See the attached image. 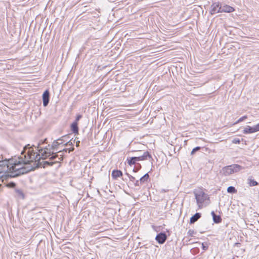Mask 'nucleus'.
<instances>
[{"mask_svg":"<svg viewBox=\"0 0 259 259\" xmlns=\"http://www.w3.org/2000/svg\"><path fill=\"white\" fill-rule=\"evenodd\" d=\"M73 149H74V148L70 149V151H73Z\"/></svg>","mask_w":259,"mask_h":259,"instance_id":"33","label":"nucleus"},{"mask_svg":"<svg viewBox=\"0 0 259 259\" xmlns=\"http://www.w3.org/2000/svg\"><path fill=\"white\" fill-rule=\"evenodd\" d=\"M59 160L62 161L63 160V157L61 156L58 158Z\"/></svg>","mask_w":259,"mask_h":259,"instance_id":"32","label":"nucleus"},{"mask_svg":"<svg viewBox=\"0 0 259 259\" xmlns=\"http://www.w3.org/2000/svg\"><path fill=\"white\" fill-rule=\"evenodd\" d=\"M23 156L21 154L18 159L11 158L9 159H3V157H0V173L3 172H9L8 176L11 178L18 177L14 176L15 174L18 173L17 169L22 166Z\"/></svg>","mask_w":259,"mask_h":259,"instance_id":"2","label":"nucleus"},{"mask_svg":"<svg viewBox=\"0 0 259 259\" xmlns=\"http://www.w3.org/2000/svg\"><path fill=\"white\" fill-rule=\"evenodd\" d=\"M194 193L197 204L199 208H202L203 206H206L209 203V198L208 195L202 190H196Z\"/></svg>","mask_w":259,"mask_h":259,"instance_id":"3","label":"nucleus"},{"mask_svg":"<svg viewBox=\"0 0 259 259\" xmlns=\"http://www.w3.org/2000/svg\"><path fill=\"white\" fill-rule=\"evenodd\" d=\"M70 142H68V143L67 144H66V145H67Z\"/></svg>","mask_w":259,"mask_h":259,"instance_id":"34","label":"nucleus"},{"mask_svg":"<svg viewBox=\"0 0 259 259\" xmlns=\"http://www.w3.org/2000/svg\"><path fill=\"white\" fill-rule=\"evenodd\" d=\"M196 232L193 230H189L188 231V235L190 236H193V235Z\"/></svg>","mask_w":259,"mask_h":259,"instance_id":"25","label":"nucleus"},{"mask_svg":"<svg viewBox=\"0 0 259 259\" xmlns=\"http://www.w3.org/2000/svg\"><path fill=\"white\" fill-rule=\"evenodd\" d=\"M241 142V140L238 138H234L232 140V143L234 144H239Z\"/></svg>","mask_w":259,"mask_h":259,"instance_id":"24","label":"nucleus"},{"mask_svg":"<svg viewBox=\"0 0 259 259\" xmlns=\"http://www.w3.org/2000/svg\"><path fill=\"white\" fill-rule=\"evenodd\" d=\"M251 128L253 133L259 131V123L253 126H251Z\"/></svg>","mask_w":259,"mask_h":259,"instance_id":"22","label":"nucleus"},{"mask_svg":"<svg viewBox=\"0 0 259 259\" xmlns=\"http://www.w3.org/2000/svg\"><path fill=\"white\" fill-rule=\"evenodd\" d=\"M211 214L213 218V221L215 223L218 224L221 222L222 218L220 215H216L214 211L211 212Z\"/></svg>","mask_w":259,"mask_h":259,"instance_id":"12","label":"nucleus"},{"mask_svg":"<svg viewBox=\"0 0 259 259\" xmlns=\"http://www.w3.org/2000/svg\"><path fill=\"white\" fill-rule=\"evenodd\" d=\"M43 105L45 107L48 106L50 100V93L48 90L45 91L42 95Z\"/></svg>","mask_w":259,"mask_h":259,"instance_id":"8","label":"nucleus"},{"mask_svg":"<svg viewBox=\"0 0 259 259\" xmlns=\"http://www.w3.org/2000/svg\"><path fill=\"white\" fill-rule=\"evenodd\" d=\"M81 117L82 116L81 115H77L75 121L74 122H76V123H77V121H79Z\"/></svg>","mask_w":259,"mask_h":259,"instance_id":"28","label":"nucleus"},{"mask_svg":"<svg viewBox=\"0 0 259 259\" xmlns=\"http://www.w3.org/2000/svg\"><path fill=\"white\" fill-rule=\"evenodd\" d=\"M202 249H203L204 250H207V248H208V247H207V246H205L203 243H202Z\"/></svg>","mask_w":259,"mask_h":259,"instance_id":"30","label":"nucleus"},{"mask_svg":"<svg viewBox=\"0 0 259 259\" xmlns=\"http://www.w3.org/2000/svg\"><path fill=\"white\" fill-rule=\"evenodd\" d=\"M126 175L128 177L130 181H132V182H134L135 180V177H134L133 176L129 175L127 173H126Z\"/></svg>","mask_w":259,"mask_h":259,"instance_id":"26","label":"nucleus"},{"mask_svg":"<svg viewBox=\"0 0 259 259\" xmlns=\"http://www.w3.org/2000/svg\"><path fill=\"white\" fill-rule=\"evenodd\" d=\"M137 157L138 158V161H142V160H146V159H147L148 157L152 158L151 156L150 155L149 153L148 152H147V151L145 152L142 155L139 156H137Z\"/></svg>","mask_w":259,"mask_h":259,"instance_id":"11","label":"nucleus"},{"mask_svg":"<svg viewBox=\"0 0 259 259\" xmlns=\"http://www.w3.org/2000/svg\"><path fill=\"white\" fill-rule=\"evenodd\" d=\"M201 217V214L200 213H196L194 215H193L190 220V224H194Z\"/></svg>","mask_w":259,"mask_h":259,"instance_id":"13","label":"nucleus"},{"mask_svg":"<svg viewBox=\"0 0 259 259\" xmlns=\"http://www.w3.org/2000/svg\"><path fill=\"white\" fill-rule=\"evenodd\" d=\"M135 185L136 186H141L142 185L141 182L140 181H136V182L135 183Z\"/></svg>","mask_w":259,"mask_h":259,"instance_id":"27","label":"nucleus"},{"mask_svg":"<svg viewBox=\"0 0 259 259\" xmlns=\"http://www.w3.org/2000/svg\"><path fill=\"white\" fill-rule=\"evenodd\" d=\"M47 139H45L44 141H39L37 146L34 145L30 146V145L28 144L23 148V150L21 152V154L23 156L22 166L17 169L18 173L15 174L14 176H20L26 174L38 167H45L48 165L52 166L54 163L58 162V161L55 162L40 161L41 159H45L50 156L51 157L50 159L51 160L55 159L58 156L57 153H51V149L48 150L47 147L44 148L40 147V145L45 143Z\"/></svg>","mask_w":259,"mask_h":259,"instance_id":"1","label":"nucleus"},{"mask_svg":"<svg viewBox=\"0 0 259 259\" xmlns=\"http://www.w3.org/2000/svg\"><path fill=\"white\" fill-rule=\"evenodd\" d=\"M243 133L244 134L253 133L251 126H246L243 131Z\"/></svg>","mask_w":259,"mask_h":259,"instance_id":"17","label":"nucleus"},{"mask_svg":"<svg viewBox=\"0 0 259 259\" xmlns=\"http://www.w3.org/2000/svg\"><path fill=\"white\" fill-rule=\"evenodd\" d=\"M9 186L10 187H14L15 186V184L14 183H10L9 184H8Z\"/></svg>","mask_w":259,"mask_h":259,"instance_id":"29","label":"nucleus"},{"mask_svg":"<svg viewBox=\"0 0 259 259\" xmlns=\"http://www.w3.org/2000/svg\"><path fill=\"white\" fill-rule=\"evenodd\" d=\"M15 192L16 193L17 196L19 198H20L21 199H24L25 196L22 192V191L20 189H16Z\"/></svg>","mask_w":259,"mask_h":259,"instance_id":"16","label":"nucleus"},{"mask_svg":"<svg viewBox=\"0 0 259 259\" xmlns=\"http://www.w3.org/2000/svg\"><path fill=\"white\" fill-rule=\"evenodd\" d=\"M234 10V9L230 6L227 5L222 6L221 5V13H230L233 12Z\"/></svg>","mask_w":259,"mask_h":259,"instance_id":"9","label":"nucleus"},{"mask_svg":"<svg viewBox=\"0 0 259 259\" xmlns=\"http://www.w3.org/2000/svg\"><path fill=\"white\" fill-rule=\"evenodd\" d=\"M111 176L113 179L116 180L118 178L122 176V172L120 170H113L112 172Z\"/></svg>","mask_w":259,"mask_h":259,"instance_id":"10","label":"nucleus"},{"mask_svg":"<svg viewBox=\"0 0 259 259\" xmlns=\"http://www.w3.org/2000/svg\"><path fill=\"white\" fill-rule=\"evenodd\" d=\"M71 130L72 132L74 134H78V124L76 122H74L71 124Z\"/></svg>","mask_w":259,"mask_h":259,"instance_id":"14","label":"nucleus"},{"mask_svg":"<svg viewBox=\"0 0 259 259\" xmlns=\"http://www.w3.org/2000/svg\"><path fill=\"white\" fill-rule=\"evenodd\" d=\"M149 176L148 174H146L142 177H141L140 179V181L141 184L142 185L143 183L147 182L148 179H149Z\"/></svg>","mask_w":259,"mask_h":259,"instance_id":"18","label":"nucleus"},{"mask_svg":"<svg viewBox=\"0 0 259 259\" xmlns=\"http://www.w3.org/2000/svg\"><path fill=\"white\" fill-rule=\"evenodd\" d=\"M200 148H201L200 147L198 146L193 149L191 152V155H193L196 151H199Z\"/></svg>","mask_w":259,"mask_h":259,"instance_id":"23","label":"nucleus"},{"mask_svg":"<svg viewBox=\"0 0 259 259\" xmlns=\"http://www.w3.org/2000/svg\"><path fill=\"white\" fill-rule=\"evenodd\" d=\"M79 143H80V142H79V141H77L76 142V146L77 147L79 146Z\"/></svg>","mask_w":259,"mask_h":259,"instance_id":"31","label":"nucleus"},{"mask_svg":"<svg viewBox=\"0 0 259 259\" xmlns=\"http://www.w3.org/2000/svg\"><path fill=\"white\" fill-rule=\"evenodd\" d=\"M66 138V136H63L60 139H58L57 140L54 141L51 146L50 147V145H48V146H46L48 150L49 149H51V153L53 152L54 151H57L58 150V146L59 145L62 144L65 140H64L65 138Z\"/></svg>","mask_w":259,"mask_h":259,"instance_id":"5","label":"nucleus"},{"mask_svg":"<svg viewBox=\"0 0 259 259\" xmlns=\"http://www.w3.org/2000/svg\"><path fill=\"white\" fill-rule=\"evenodd\" d=\"M242 169L243 167L238 164H232L224 167L223 172L225 176H229L232 174L237 172Z\"/></svg>","mask_w":259,"mask_h":259,"instance_id":"4","label":"nucleus"},{"mask_svg":"<svg viewBox=\"0 0 259 259\" xmlns=\"http://www.w3.org/2000/svg\"><path fill=\"white\" fill-rule=\"evenodd\" d=\"M248 184L250 187L255 186L257 185L258 184L257 182H256L253 179H251V178L248 179Z\"/></svg>","mask_w":259,"mask_h":259,"instance_id":"19","label":"nucleus"},{"mask_svg":"<svg viewBox=\"0 0 259 259\" xmlns=\"http://www.w3.org/2000/svg\"><path fill=\"white\" fill-rule=\"evenodd\" d=\"M247 118V116L246 115H244L242 117H241V118H240L237 121H236L234 123V124H236L240 122H242L243 121V120H244L245 119H246V118Z\"/></svg>","mask_w":259,"mask_h":259,"instance_id":"21","label":"nucleus"},{"mask_svg":"<svg viewBox=\"0 0 259 259\" xmlns=\"http://www.w3.org/2000/svg\"><path fill=\"white\" fill-rule=\"evenodd\" d=\"M138 158L137 157H132L130 159H127V163L129 165H132L135 164L137 161H138Z\"/></svg>","mask_w":259,"mask_h":259,"instance_id":"15","label":"nucleus"},{"mask_svg":"<svg viewBox=\"0 0 259 259\" xmlns=\"http://www.w3.org/2000/svg\"><path fill=\"white\" fill-rule=\"evenodd\" d=\"M218 13H221V4L218 2L213 3L211 6L210 13L213 15Z\"/></svg>","mask_w":259,"mask_h":259,"instance_id":"6","label":"nucleus"},{"mask_svg":"<svg viewBox=\"0 0 259 259\" xmlns=\"http://www.w3.org/2000/svg\"><path fill=\"white\" fill-rule=\"evenodd\" d=\"M227 192L230 193H234L236 192V190L235 187L233 186H229L227 188Z\"/></svg>","mask_w":259,"mask_h":259,"instance_id":"20","label":"nucleus"},{"mask_svg":"<svg viewBox=\"0 0 259 259\" xmlns=\"http://www.w3.org/2000/svg\"><path fill=\"white\" fill-rule=\"evenodd\" d=\"M167 239V236L165 233H160L158 234L155 238L156 240L159 244H163Z\"/></svg>","mask_w":259,"mask_h":259,"instance_id":"7","label":"nucleus"}]
</instances>
